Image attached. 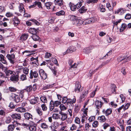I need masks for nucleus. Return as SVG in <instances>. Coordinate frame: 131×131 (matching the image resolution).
Wrapping results in <instances>:
<instances>
[{"label": "nucleus", "mask_w": 131, "mask_h": 131, "mask_svg": "<svg viewBox=\"0 0 131 131\" xmlns=\"http://www.w3.org/2000/svg\"><path fill=\"white\" fill-rule=\"evenodd\" d=\"M19 76L18 75H12L10 77V80L14 83H16L19 81Z\"/></svg>", "instance_id": "4"}, {"label": "nucleus", "mask_w": 131, "mask_h": 131, "mask_svg": "<svg viewBox=\"0 0 131 131\" xmlns=\"http://www.w3.org/2000/svg\"><path fill=\"white\" fill-rule=\"evenodd\" d=\"M11 121V118L9 117H7L5 121V122L6 124H9Z\"/></svg>", "instance_id": "51"}, {"label": "nucleus", "mask_w": 131, "mask_h": 131, "mask_svg": "<svg viewBox=\"0 0 131 131\" xmlns=\"http://www.w3.org/2000/svg\"><path fill=\"white\" fill-rule=\"evenodd\" d=\"M51 69L54 75H57V71L56 69H55V67H52L51 68Z\"/></svg>", "instance_id": "50"}, {"label": "nucleus", "mask_w": 131, "mask_h": 131, "mask_svg": "<svg viewBox=\"0 0 131 131\" xmlns=\"http://www.w3.org/2000/svg\"><path fill=\"white\" fill-rule=\"evenodd\" d=\"M66 107L69 109H73L74 106V105L72 103L66 104Z\"/></svg>", "instance_id": "38"}, {"label": "nucleus", "mask_w": 131, "mask_h": 131, "mask_svg": "<svg viewBox=\"0 0 131 131\" xmlns=\"http://www.w3.org/2000/svg\"><path fill=\"white\" fill-rule=\"evenodd\" d=\"M65 14V12L63 10L58 12L56 13V15L58 16H61L64 15Z\"/></svg>", "instance_id": "37"}, {"label": "nucleus", "mask_w": 131, "mask_h": 131, "mask_svg": "<svg viewBox=\"0 0 131 131\" xmlns=\"http://www.w3.org/2000/svg\"><path fill=\"white\" fill-rule=\"evenodd\" d=\"M28 36L27 34H24L20 37V40L22 41H25L27 39Z\"/></svg>", "instance_id": "23"}, {"label": "nucleus", "mask_w": 131, "mask_h": 131, "mask_svg": "<svg viewBox=\"0 0 131 131\" xmlns=\"http://www.w3.org/2000/svg\"><path fill=\"white\" fill-rule=\"evenodd\" d=\"M127 25L124 23H123L122 25V27L120 29V31L121 32H123L124 30L127 27Z\"/></svg>", "instance_id": "39"}, {"label": "nucleus", "mask_w": 131, "mask_h": 131, "mask_svg": "<svg viewBox=\"0 0 131 131\" xmlns=\"http://www.w3.org/2000/svg\"><path fill=\"white\" fill-rule=\"evenodd\" d=\"M98 120L99 122L101 123H103L105 122L106 120V119L104 116L102 115L98 117Z\"/></svg>", "instance_id": "24"}, {"label": "nucleus", "mask_w": 131, "mask_h": 131, "mask_svg": "<svg viewBox=\"0 0 131 131\" xmlns=\"http://www.w3.org/2000/svg\"><path fill=\"white\" fill-rule=\"evenodd\" d=\"M40 99L41 101L42 102L44 103L47 102V100L45 96H42L40 97Z\"/></svg>", "instance_id": "35"}, {"label": "nucleus", "mask_w": 131, "mask_h": 131, "mask_svg": "<svg viewBox=\"0 0 131 131\" xmlns=\"http://www.w3.org/2000/svg\"><path fill=\"white\" fill-rule=\"evenodd\" d=\"M13 24L15 26H17L20 23V20L17 17L13 18Z\"/></svg>", "instance_id": "19"}, {"label": "nucleus", "mask_w": 131, "mask_h": 131, "mask_svg": "<svg viewBox=\"0 0 131 131\" xmlns=\"http://www.w3.org/2000/svg\"><path fill=\"white\" fill-rule=\"evenodd\" d=\"M59 113L60 114L59 119H61L62 121H64L67 118V116L66 114L61 112H60Z\"/></svg>", "instance_id": "10"}, {"label": "nucleus", "mask_w": 131, "mask_h": 131, "mask_svg": "<svg viewBox=\"0 0 131 131\" xmlns=\"http://www.w3.org/2000/svg\"><path fill=\"white\" fill-rule=\"evenodd\" d=\"M24 117L27 120H31L33 119L32 116L30 113H26L24 114Z\"/></svg>", "instance_id": "11"}, {"label": "nucleus", "mask_w": 131, "mask_h": 131, "mask_svg": "<svg viewBox=\"0 0 131 131\" xmlns=\"http://www.w3.org/2000/svg\"><path fill=\"white\" fill-rule=\"evenodd\" d=\"M8 89L9 91L11 92H14L15 91L18 92V90L16 88L13 87H10Z\"/></svg>", "instance_id": "42"}, {"label": "nucleus", "mask_w": 131, "mask_h": 131, "mask_svg": "<svg viewBox=\"0 0 131 131\" xmlns=\"http://www.w3.org/2000/svg\"><path fill=\"white\" fill-rule=\"evenodd\" d=\"M74 121L75 123L77 124H79L80 123V119L78 117L75 118Z\"/></svg>", "instance_id": "63"}, {"label": "nucleus", "mask_w": 131, "mask_h": 131, "mask_svg": "<svg viewBox=\"0 0 131 131\" xmlns=\"http://www.w3.org/2000/svg\"><path fill=\"white\" fill-rule=\"evenodd\" d=\"M38 29L35 28H30L28 30L29 32L33 35L37 34L38 32Z\"/></svg>", "instance_id": "12"}, {"label": "nucleus", "mask_w": 131, "mask_h": 131, "mask_svg": "<svg viewBox=\"0 0 131 131\" xmlns=\"http://www.w3.org/2000/svg\"><path fill=\"white\" fill-rule=\"evenodd\" d=\"M91 20L90 18L84 21L83 23H85V24H87L91 23Z\"/></svg>", "instance_id": "58"}, {"label": "nucleus", "mask_w": 131, "mask_h": 131, "mask_svg": "<svg viewBox=\"0 0 131 131\" xmlns=\"http://www.w3.org/2000/svg\"><path fill=\"white\" fill-rule=\"evenodd\" d=\"M29 128L30 131H36V127L33 125L30 126L29 127Z\"/></svg>", "instance_id": "43"}, {"label": "nucleus", "mask_w": 131, "mask_h": 131, "mask_svg": "<svg viewBox=\"0 0 131 131\" xmlns=\"http://www.w3.org/2000/svg\"><path fill=\"white\" fill-rule=\"evenodd\" d=\"M36 111L39 116H41L43 114L42 111L39 107H38L36 109Z\"/></svg>", "instance_id": "28"}, {"label": "nucleus", "mask_w": 131, "mask_h": 131, "mask_svg": "<svg viewBox=\"0 0 131 131\" xmlns=\"http://www.w3.org/2000/svg\"><path fill=\"white\" fill-rule=\"evenodd\" d=\"M32 89V86H27L26 88L24 89L23 90L25 91H26L27 92H30L31 91Z\"/></svg>", "instance_id": "41"}, {"label": "nucleus", "mask_w": 131, "mask_h": 131, "mask_svg": "<svg viewBox=\"0 0 131 131\" xmlns=\"http://www.w3.org/2000/svg\"><path fill=\"white\" fill-rule=\"evenodd\" d=\"M10 99L12 100L15 101L16 103L19 102L20 99L18 95L13 93H12L10 96Z\"/></svg>", "instance_id": "1"}, {"label": "nucleus", "mask_w": 131, "mask_h": 131, "mask_svg": "<svg viewBox=\"0 0 131 131\" xmlns=\"http://www.w3.org/2000/svg\"><path fill=\"white\" fill-rule=\"evenodd\" d=\"M86 10V8L84 6H83L79 10V11L80 13H82L85 12Z\"/></svg>", "instance_id": "31"}, {"label": "nucleus", "mask_w": 131, "mask_h": 131, "mask_svg": "<svg viewBox=\"0 0 131 131\" xmlns=\"http://www.w3.org/2000/svg\"><path fill=\"white\" fill-rule=\"evenodd\" d=\"M25 91L24 90H23L21 91H18V92H17V93H19V97L21 99H23L24 96V93Z\"/></svg>", "instance_id": "25"}, {"label": "nucleus", "mask_w": 131, "mask_h": 131, "mask_svg": "<svg viewBox=\"0 0 131 131\" xmlns=\"http://www.w3.org/2000/svg\"><path fill=\"white\" fill-rule=\"evenodd\" d=\"M127 57L124 56V57H119L118 59V61L120 62L125 59L127 60Z\"/></svg>", "instance_id": "46"}, {"label": "nucleus", "mask_w": 131, "mask_h": 131, "mask_svg": "<svg viewBox=\"0 0 131 131\" xmlns=\"http://www.w3.org/2000/svg\"><path fill=\"white\" fill-rule=\"evenodd\" d=\"M125 12V10L122 8H121L117 11L115 12V13H119L120 15H122Z\"/></svg>", "instance_id": "26"}, {"label": "nucleus", "mask_w": 131, "mask_h": 131, "mask_svg": "<svg viewBox=\"0 0 131 131\" xmlns=\"http://www.w3.org/2000/svg\"><path fill=\"white\" fill-rule=\"evenodd\" d=\"M33 40L35 41H41V39L40 37L37 34L33 35L31 37Z\"/></svg>", "instance_id": "18"}, {"label": "nucleus", "mask_w": 131, "mask_h": 131, "mask_svg": "<svg viewBox=\"0 0 131 131\" xmlns=\"http://www.w3.org/2000/svg\"><path fill=\"white\" fill-rule=\"evenodd\" d=\"M5 70H4L3 71L5 72L6 75L7 76H9L11 75H14L13 74L14 72L11 70L8 69L6 67L5 69Z\"/></svg>", "instance_id": "8"}, {"label": "nucleus", "mask_w": 131, "mask_h": 131, "mask_svg": "<svg viewBox=\"0 0 131 131\" xmlns=\"http://www.w3.org/2000/svg\"><path fill=\"white\" fill-rule=\"evenodd\" d=\"M84 21L82 20L77 18L74 24L77 26H80L83 24Z\"/></svg>", "instance_id": "17"}, {"label": "nucleus", "mask_w": 131, "mask_h": 131, "mask_svg": "<svg viewBox=\"0 0 131 131\" xmlns=\"http://www.w3.org/2000/svg\"><path fill=\"white\" fill-rule=\"evenodd\" d=\"M130 105V103H127L125 106L124 108H123L124 110L125 111L128 108L129 106Z\"/></svg>", "instance_id": "64"}, {"label": "nucleus", "mask_w": 131, "mask_h": 131, "mask_svg": "<svg viewBox=\"0 0 131 131\" xmlns=\"http://www.w3.org/2000/svg\"><path fill=\"white\" fill-rule=\"evenodd\" d=\"M20 79L21 80L23 81L26 80L27 79L26 76V75L24 74H22L21 75Z\"/></svg>", "instance_id": "48"}, {"label": "nucleus", "mask_w": 131, "mask_h": 131, "mask_svg": "<svg viewBox=\"0 0 131 131\" xmlns=\"http://www.w3.org/2000/svg\"><path fill=\"white\" fill-rule=\"evenodd\" d=\"M98 122L97 121H95L92 124V126L93 127H96L98 126Z\"/></svg>", "instance_id": "61"}, {"label": "nucleus", "mask_w": 131, "mask_h": 131, "mask_svg": "<svg viewBox=\"0 0 131 131\" xmlns=\"http://www.w3.org/2000/svg\"><path fill=\"white\" fill-rule=\"evenodd\" d=\"M38 74L37 72L35 71L34 72L31 70L30 73V78L32 79L34 77L35 78H37L38 77Z\"/></svg>", "instance_id": "9"}, {"label": "nucleus", "mask_w": 131, "mask_h": 131, "mask_svg": "<svg viewBox=\"0 0 131 131\" xmlns=\"http://www.w3.org/2000/svg\"><path fill=\"white\" fill-rule=\"evenodd\" d=\"M35 6H37L39 8L42 9V4L41 2L38 1H36L34 2Z\"/></svg>", "instance_id": "30"}, {"label": "nucleus", "mask_w": 131, "mask_h": 131, "mask_svg": "<svg viewBox=\"0 0 131 131\" xmlns=\"http://www.w3.org/2000/svg\"><path fill=\"white\" fill-rule=\"evenodd\" d=\"M52 117L53 118L55 119H59L60 115L58 114H53Z\"/></svg>", "instance_id": "40"}, {"label": "nucleus", "mask_w": 131, "mask_h": 131, "mask_svg": "<svg viewBox=\"0 0 131 131\" xmlns=\"http://www.w3.org/2000/svg\"><path fill=\"white\" fill-rule=\"evenodd\" d=\"M55 105L54 104V102L51 100L50 103L49 108L51 111H52L54 108Z\"/></svg>", "instance_id": "32"}, {"label": "nucleus", "mask_w": 131, "mask_h": 131, "mask_svg": "<svg viewBox=\"0 0 131 131\" xmlns=\"http://www.w3.org/2000/svg\"><path fill=\"white\" fill-rule=\"evenodd\" d=\"M81 85L79 82H76L75 83V91L76 92L79 93L80 91Z\"/></svg>", "instance_id": "7"}, {"label": "nucleus", "mask_w": 131, "mask_h": 131, "mask_svg": "<svg viewBox=\"0 0 131 131\" xmlns=\"http://www.w3.org/2000/svg\"><path fill=\"white\" fill-rule=\"evenodd\" d=\"M95 104L96 107L97 109H99L101 107L103 103L99 100H96L95 102Z\"/></svg>", "instance_id": "14"}, {"label": "nucleus", "mask_w": 131, "mask_h": 131, "mask_svg": "<svg viewBox=\"0 0 131 131\" xmlns=\"http://www.w3.org/2000/svg\"><path fill=\"white\" fill-rule=\"evenodd\" d=\"M24 5L22 3L20 4L19 6V9L20 12L21 13L23 14L25 12V10L24 7Z\"/></svg>", "instance_id": "15"}, {"label": "nucleus", "mask_w": 131, "mask_h": 131, "mask_svg": "<svg viewBox=\"0 0 131 131\" xmlns=\"http://www.w3.org/2000/svg\"><path fill=\"white\" fill-rule=\"evenodd\" d=\"M30 21H31L32 22H33L36 25H39V23L36 20L34 19H30Z\"/></svg>", "instance_id": "57"}, {"label": "nucleus", "mask_w": 131, "mask_h": 131, "mask_svg": "<svg viewBox=\"0 0 131 131\" xmlns=\"http://www.w3.org/2000/svg\"><path fill=\"white\" fill-rule=\"evenodd\" d=\"M13 119L20 120L21 119V115L19 114L15 113L12 114L11 115Z\"/></svg>", "instance_id": "16"}, {"label": "nucleus", "mask_w": 131, "mask_h": 131, "mask_svg": "<svg viewBox=\"0 0 131 131\" xmlns=\"http://www.w3.org/2000/svg\"><path fill=\"white\" fill-rule=\"evenodd\" d=\"M16 111L18 112L22 113L25 112L26 109L23 107H19L16 108Z\"/></svg>", "instance_id": "29"}, {"label": "nucleus", "mask_w": 131, "mask_h": 131, "mask_svg": "<svg viewBox=\"0 0 131 131\" xmlns=\"http://www.w3.org/2000/svg\"><path fill=\"white\" fill-rule=\"evenodd\" d=\"M88 93V90L84 91L83 92L82 95L80 97V99H81L82 98H84L87 95Z\"/></svg>", "instance_id": "36"}, {"label": "nucleus", "mask_w": 131, "mask_h": 131, "mask_svg": "<svg viewBox=\"0 0 131 131\" xmlns=\"http://www.w3.org/2000/svg\"><path fill=\"white\" fill-rule=\"evenodd\" d=\"M23 71L24 73L27 74L28 73L29 69L27 68H24L23 69Z\"/></svg>", "instance_id": "59"}, {"label": "nucleus", "mask_w": 131, "mask_h": 131, "mask_svg": "<svg viewBox=\"0 0 131 131\" xmlns=\"http://www.w3.org/2000/svg\"><path fill=\"white\" fill-rule=\"evenodd\" d=\"M69 18L71 20L75 21L78 18L77 17L73 15H70L68 16Z\"/></svg>", "instance_id": "33"}, {"label": "nucleus", "mask_w": 131, "mask_h": 131, "mask_svg": "<svg viewBox=\"0 0 131 131\" xmlns=\"http://www.w3.org/2000/svg\"><path fill=\"white\" fill-rule=\"evenodd\" d=\"M54 104L55 105V107H57L59 105L61 104V102L60 101H56L54 102Z\"/></svg>", "instance_id": "56"}, {"label": "nucleus", "mask_w": 131, "mask_h": 131, "mask_svg": "<svg viewBox=\"0 0 131 131\" xmlns=\"http://www.w3.org/2000/svg\"><path fill=\"white\" fill-rule=\"evenodd\" d=\"M106 6L107 8L109 10L111 11L113 10V8L111 6L110 4L109 3H107L106 4Z\"/></svg>", "instance_id": "47"}, {"label": "nucleus", "mask_w": 131, "mask_h": 131, "mask_svg": "<svg viewBox=\"0 0 131 131\" xmlns=\"http://www.w3.org/2000/svg\"><path fill=\"white\" fill-rule=\"evenodd\" d=\"M82 2H83V0H81V1H80L79 2L75 5L76 7H76L77 9H78L82 5Z\"/></svg>", "instance_id": "44"}, {"label": "nucleus", "mask_w": 131, "mask_h": 131, "mask_svg": "<svg viewBox=\"0 0 131 131\" xmlns=\"http://www.w3.org/2000/svg\"><path fill=\"white\" fill-rule=\"evenodd\" d=\"M41 127L43 129H46L48 128V126L45 123H41Z\"/></svg>", "instance_id": "54"}, {"label": "nucleus", "mask_w": 131, "mask_h": 131, "mask_svg": "<svg viewBox=\"0 0 131 131\" xmlns=\"http://www.w3.org/2000/svg\"><path fill=\"white\" fill-rule=\"evenodd\" d=\"M41 107L42 108V110L43 111H45L47 110V108L45 104H43L41 105Z\"/></svg>", "instance_id": "49"}, {"label": "nucleus", "mask_w": 131, "mask_h": 131, "mask_svg": "<svg viewBox=\"0 0 131 131\" xmlns=\"http://www.w3.org/2000/svg\"><path fill=\"white\" fill-rule=\"evenodd\" d=\"M112 111L111 109H107L105 111L104 109L102 111V112L104 113L105 114V115L106 116L112 113Z\"/></svg>", "instance_id": "21"}, {"label": "nucleus", "mask_w": 131, "mask_h": 131, "mask_svg": "<svg viewBox=\"0 0 131 131\" xmlns=\"http://www.w3.org/2000/svg\"><path fill=\"white\" fill-rule=\"evenodd\" d=\"M39 98L37 97H34L29 100V102L31 104H35L37 103L39 100Z\"/></svg>", "instance_id": "13"}, {"label": "nucleus", "mask_w": 131, "mask_h": 131, "mask_svg": "<svg viewBox=\"0 0 131 131\" xmlns=\"http://www.w3.org/2000/svg\"><path fill=\"white\" fill-rule=\"evenodd\" d=\"M68 98L66 97H64L62 98V103L63 104H66Z\"/></svg>", "instance_id": "60"}, {"label": "nucleus", "mask_w": 131, "mask_h": 131, "mask_svg": "<svg viewBox=\"0 0 131 131\" xmlns=\"http://www.w3.org/2000/svg\"><path fill=\"white\" fill-rule=\"evenodd\" d=\"M91 47H88L84 48L83 50V52L86 54H88L91 52Z\"/></svg>", "instance_id": "20"}, {"label": "nucleus", "mask_w": 131, "mask_h": 131, "mask_svg": "<svg viewBox=\"0 0 131 131\" xmlns=\"http://www.w3.org/2000/svg\"><path fill=\"white\" fill-rule=\"evenodd\" d=\"M19 125H20L21 124L19 123H17L16 121L15 122L12 124H10L7 127V130L8 131H13L14 130L15 127L18 126Z\"/></svg>", "instance_id": "2"}, {"label": "nucleus", "mask_w": 131, "mask_h": 131, "mask_svg": "<svg viewBox=\"0 0 131 131\" xmlns=\"http://www.w3.org/2000/svg\"><path fill=\"white\" fill-rule=\"evenodd\" d=\"M56 5H57L59 6H61L63 4V0H54Z\"/></svg>", "instance_id": "27"}, {"label": "nucleus", "mask_w": 131, "mask_h": 131, "mask_svg": "<svg viewBox=\"0 0 131 131\" xmlns=\"http://www.w3.org/2000/svg\"><path fill=\"white\" fill-rule=\"evenodd\" d=\"M45 6L48 9H51L52 11L54 10L55 8V6L51 2H47L45 4Z\"/></svg>", "instance_id": "3"}, {"label": "nucleus", "mask_w": 131, "mask_h": 131, "mask_svg": "<svg viewBox=\"0 0 131 131\" xmlns=\"http://www.w3.org/2000/svg\"><path fill=\"white\" fill-rule=\"evenodd\" d=\"M69 6H70L71 10L72 11H74L77 9V7L75 5L70 2L69 3Z\"/></svg>", "instance_id": "22"}, {"label": "nucleus", "mask_w": 131, "mask_h": 131, "mask_svg": "<svg viewBox=\"0 0 131 131\" xmlns=\"http://www.w3.org/2000/svg\"><path fill=\"white\" fill-rule=\"evenodd\" d=\"M80 108V106L78 105H75V106L74 111L76 113L78 112Z\"/></svg>", "instance_id": "45"}, {"label": "nucleus", "mask_w": 131, "mask_h": 131, "mask_svg": "<svg viewBox=\"0 0 131 131\" xmlns=\"http://www.w3.org/2000/svg\"><path fill=\"white\" fill-rule=\"evenodd\" d=\"M96 71H95V69L94 71L92 70H90L88 74L89 76L91 77L93 74Z\"/></svg>", "instance_id": "52"}, {"label": "nucleus", "mask_w": 131, "mask_h": 131, "mask_svg": "<svg viewBox=\"0 0 131 131\" xmlns=\"http://www.w3.org/2000/svg\"><path fill=\"white\" fill-rule=\"evenodd\" d=\"M6 57L9 61L12 64H14V59L15 57V56L13 54H8L6 56Z\"/></svg>", "instance_id": "6"}, {"label": "nucleus", "mask_w": 131, "mask_h": 131, "mask_svg": "<svg viewBox=\"0 0 131 131\" xmlns=\"http://www.w3.org/2000/svg\"><path fill=\"white\" fill-rule=\"evenodd\" d=\"M116 87L114 84H111V90L112 92L114 93L115 92Z\"/></svg>", "instance_id": "34"}, {"label": "nucleus", "mask_w": 131, "mask_h": 131, "mask_svg": "<svg viewBox=\"0 0 131 131\" xmlns=\"http://www.w3.org/2000/svg\"><path fill=\"white\" fill-rule=\"evenodd\" d=\"M39 73L40 77L42 79L45 80L47 78V74L45 73L43 70L42 69H40L39 71Z\"/></svg>", "instance_id": "5"}, {"label": "nucleus", "mask_w": 131, "mask_h": 131, "mask_svg": "<svg viewBox=\"0 0 131 131\" xmlns=\"http://www.w3.org/2000/svg\"><path fill=\"white\" fill-rule=\"evenodd\" d=\"M55 19V18L54 17H53L51 18H49L48 20V22L49 23H52L53 22Z\"/></svg>", "instance_id": "62"}, {"label": "nucleus", "mask_w": 131, "mask_h": 131, "mask_svg": "<svg viewBox=\"0 0 131 131\" xmlns=\"http://www.w3.org/2000/svg\"><path fill=\"white\" fill-rule=\"evenodd\" d=\"M60 107L61 110L63 111L67 109V107L63 104H61L60 105Z\"/></svg>", "instance_id": "53"}, {"label": "nucleus", "mask_w": 131, "mask_h": 131, "mask_svg": "<svg viewBox=\"0 0 131 131\" xmlns=\"http://www.w3.org/2000/svg\"><path fill=\"white\" fill-rule=\"evenodd\" d=\"M77 126L74 124H73L70 128V130L72 131L75 130L77 129Z\"/></svg>", "instance_id": "55"}]
</instances>
